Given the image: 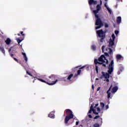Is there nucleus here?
<instances>
[{
  "label": "nucleus",
  "mask_w": 127,
  "mask_h": 127,
  "mask_svg": "<svg viewBox=\"0 0 127 127\" xmlns=\"http://www.w3.org/2000/svg\"><path fill=\"white\" fill-rule=\"evenodd\" d=\"M108 69V73L102 71V75L100 77V78H101L103 81H105L108 83V85H109V82H110V75H111L112 72L114 71V61L112 60L109 64Z\"/></svg>",
  "instance_id": "1"
},
{
  "label": "nucleus",
  "mask_w": 127,
  "mask_h": 127,
  "mask_svg": "<svg viewBox=\"0 0 127 127\" xmlns=\"http://www.w3.org/2000/svg\"><path fill=\"white\" fill-rule=\"evenodd\" d=\"M101 9V6L100 5H97V10H93V13L95 15L96 18V22L95 25H96V27H95V29H99V28H101L102 26H103V22H102V21H101V19H100V16L99 15H97V13L99 12V10Z\"/></svg>",
  "instance_id": "2"
},
{
  "label": "nucleus",
  "mask_w": 127,
  "mask_h": 127,
  "mask_svg": "<svg viewBox=\"0 0 127 127\" xmlns=\"http://www.w3.org/2000/svg\"><path fill=\"white\" fill-rule=\"evenodd\" d=\"M94 63L96 65L97 64H99V65H102L103 67L106 68V67H107V65H108V63H109V62L108 61V60L106 59L105 56L102 55L98 59V60H94Z\"/></svg>",
  "instance_id": "3"
},
{
  "label": "nucleus",
  "mask_w": 127,
  "mask_h": 127,
  "mask_svg": "<svg viewBox=\"0 0 127 127\" xmlns=\"http://www.w3.org/2000/svg\"><path fill=\"white\" fill-rule=\"evenodd\" d=\"M99 106V104H93L90 107V110L88 112V115L89 118L90 119L92 118V115H90L92 112H93V114H95V115H98L100 112H101V109L100 108H97Z\"/></svg>",
  "instance_id": "4"
},
{
  "label": "nucleus",
  "mask_w": 127,
  "mask_h": 127,
  "mask_svg": "<svg viewBox=\"0 0 127 127\" xmlns=\"http://www.w3.org/2000/svg\"><path fill=\"white\" fill-rule=\"evenodd\" d=\"M65 114L68 115L66 116L64 119V123L65 124H68L69 120L74 118V115H73V112H72V111L69 109L65 110Z\"/></svg>",
  "instance_id": "5"
},
{
  "label": "nucleus",
  "mask_w": 127,
  "mask_h": 127,
  "mask_svg": "<svg viewBox=\"0 0 127 127\" xmlns=\"http://www.w3.org/2000/svg\"><path fill=\"white\" fill-rule=\"evenodd\" d=\"M115 38L116 37H115V34H112L111 38L110 39L109 45V47H110L111 48H115V44L114 42L115 41Z\"/></svg>",
  "instance_id": "6"
},
{
  "label": "nucleus",
  "mask_w": 127,
  "mask_h": 127,
  "mask_svg": "<svg viewBox=\"0 0 127 127\" xmlns=\"http://www.w3.org/2000/svg\"><path fill=\"white\" fill-rule=\"evenodd\" d=\"M96 33L98 34L99 37L101 38L100 42H103L104 38H105V34L102 30H98L96 31Z\"/></svg>",
  "instance_id": "7"
},
{
  "label": "nucleus",
  "mask_w": 127,
  "mask_h": 127,
  "mask_svg": "<svg viewBox=\"0 0 127 127\" xmlns=\"http://www.w3.org/2000/svg\"><path fill=\"white\" fill-rule=\"evenodd\" d=\"M111 89H112V85L110 87L108 91L107 92V94L108 95V99H110V98H111V97H113V94H112V93H111Z\"/></svg>",
  "instance_id": "8"
},
{
  "label": "nucleus",
  "mask_w": 127,
  "mask_h": 127,
  "mask_svg": "<svg viewBox=\"0 0 127 127\" xmlns=\"http://www.w3.org/2000/svg\"><path fill=\"white\" fill-rule=\"evenodd\" d=\"M118 88L117 86L113 87L111 91L112 94H115L116 93V92H117L118 91Z\"/></svg>",
  "instance_id": "9"
},
{
  "label": "nucleus",
  "mask_w": 127,
  "mask_h": 127,
  "mask_svg": "<svg viewBox=\"0 0 127 127\" xmlns=\"http://www.w3.org/2000/svg\"><path fill=\"white\" fill-rule=\"evenodd\" d=\"M88 2L90 5H92V4H97V1H94V0H89Z\"/></svg>",
  "instance_id": "10"
},
{
  "label": "nucleus",
  "mask_w": 127,
  "mask_h": 127,
  "mask_svg": "<svg viewBox=\"0 0 127 127\" xmlns=\"http://www.w3.org/2000/svg\"><path fill=\"white\" fill-rule=\"evenodd\" d=\"M49 78L50 79H51V80H55V79H57V75L52 74L50 76H49Z\"/></svg>",
  "instance_id": "11"
},
{
  "label": "nucleus",
  "mask_w": 127,
  "mask_h": 127,
  "mask_svg": "<svg viewBox=\"0 0 127 127\" xmlns=\"http://www.w3.org/2000/svg\"><path fill=\"white\" fill-rule=\"evenodd\" d=\"M49 118H51V119H54L55 118V115H54V112H52L51 113L49 114Z\"/></svg>",
  "instance_id": "12"
},
{
  "label": "nucleus",
  "mask_w": 127,
  "mask_h": 127,
  "mask_svg": "<svg viewBox=\"0 0 127 127\" xmlns=\"http://www.w3.org/2000/svg\"><path fill=\"white\" fill-rule=\"evenodd\" d=\"M105 7H106L107 10L109 11V12H110V14H112V10L109 7V6H108V5L107 4V3L105 4Z\"/></svg>",
  "instance_id": "13"
},
{
  "label": "nucleus",
  "mask_w": 127,
  "mask_h": 127,
  "mask_svg": "<svg viewBox=\"0 0 127 127\" xmlns=\"http://www.w3.org/2000/svg\"><path fill=\"white\" fill-rule=\"evenodd\" d=\"M57 82H58V79H56V81H53L51 83H47V84H48V85H55V84H56Z\"/></svg>",
  "instance_id": "14"
},
{
  "label": "nucleus",
  "mask_w": 127,
  "mask_h": 127,
  "mask_svg": "<svg viewBox=\"0 0 127 127\" xmlns=\"http://www.w3.org/2000/svg\"><path fill=\"white\" fill-rule=\"evenodd\" d=\"M5 42L7 45H9L11 42V40H10V39L7 38L6 40L5 41Z\"/></svg>",
  "instance_id": "15"
},
{
  "label": "nucleus",
  "mask_w": 127,
  "mask_h": 127,
  "mask_svg": "<svg viewBox=\"0 0 127 127\" xmlns=\"http://www.w3.org/2000/svg\"><path fill=\"white\" fill-rule=\"evenodd\" d=\"M117 22L118 24L121 23L122 22V17L121 16L118 17L117 18Z\"/></svg>",
  "instance_id": "16"
},
{
  "label": "nucleus",
  "mask_w": 127,
  "mask_h": 127,
  "mask_svg": "<svg viewBox=\"0 0 127 127\" xmlns=\"http://www.w3.org/2000/svg\"><path fill=\"white\" fill-rule=\"evenodd\" d=\"M0 51H1V52L3 54H5V52H4V48H3V46L2 45H1L0 46Z\"/></svg>",
  "instance_id": "17"
},
{
  "label": "nucleus",
  "mask_w": 127,
  "mask_h": 127,
  "mask_svg": "<svg viewBox=\"0 0 127 127\" xmlns=\"http://www.w3.org/2000/svg\"><path fill=\"white\" fill-rule=\"evenodd\" d=\"M100 107L101 108V111L104 110V109H105V104H104L102 102L100 103Z\"/></svg>",
  "instance_id": "18"
},
{
  "label": "nucleus",
  "mask_w": 127,
  "mask_h": 127,
  "mask_svg": "<svg viewBox=\"0 0 127 127\" xmlns=\"http://www.w3.org/2000/svg\"><path fill=\"white\" fill-rule=\"evenodd\" d=\"M22 55H23L24 58V60H25L26 62H27V57H26V54L24 53H22Z\"/></svg>",
  "instance_id": "19"
},
{
  "label": "nucleus",
  "mask_w": 127,
  "mask_h": 127,
  "mask_svg": "<svg viewBox=\"0 0 127 127\" xmlns=\"http://www.w3.org/2000/svg\"><path fill=\"white\" fill-rule=\"evenodd\" d=\"M72 77H73V74H70L67 78V80H68V81H71Z\"/></svg>",
  "instance_id": "20"
},
{
  "label": "nucleus",
  "mask_w": 127,
  "mask_h": 127,
  "mask_svg": "<svg viewBox=\"0 0 127 127\" xmlns=\"http://www.w3.org/2000/svg\"><path fill=\"white\" fill-rule=\"evenodd\" d=\"M123 57H122V56H121V55H117L116 56V58L117 59H118V60H120L121 59H122Z\"/></svg>",
  "instance_id": "21"
},
{
  "label": "nucleus",
  "mask_w": 127,
  "mask_h": 127,
  "mask_svg": "<svg viewBox=\"0 0 127 127\" xmlns=\"http://www.w3.org/2000/svg\"><path fill=\"white\" fill-rule=\"evenodd\" d=\"M91 49H92L94 51H95V50H96V46L92 45L91 46Z\"/></svg>",
  "instance_id": "22"
},
{
  "label": "nucleus",
  "mask_w": 127,
  "mask_h": 127,
  "mask_svg": "<svg viewBox=\"0 0 127 127\" xmlns=\"http://www.w3.org/2000/svg\"><path fill=\"white\" fill-rule=\"evenodd\" d=\"M22 40H23V39L22 40L19 39V38L17 39V41L19 44L21 42V41H22Z\"/></svg>",
  "instance_id": "23"
},
{
  "label": "nucleus",
  "mask_w": 127,
  "mask_h": 127,
  "mask_svg": "<svg viewBox=\"0 0 127 127\" xmlns=\"http://www.w3.org/2000/svg\"><path fill=\"white\" fill-rule=\"evenodd\" d=\"M94 127H100V125L98 123H96L94 125Z\"/></svg>",
  "instance_id": "24"
},
{
  "label": "nucleus",
  "mask_w": 127,
  "mask_h": 127,
  "mask_svg": "<svg viewBox=\"0 0 127 127\" xmlns=\"http://www.w3.org/2000/svg\"><path fill=\"white\" fill-rule=\"evenodd\" d=\"M38 80H39V81H41V82H43V83H46V81L43 79L38 78Z\"/></svg>",
  "instance_id": "25"
},
{
  "label": "nucleus",
  "mask_w": 127,
  "mask_h": 127,
  "mask_svg": "<svg viewBox=\"0 0 127 127\" xmlns=\"http://www.w3.org/2000/svg\"><path fill=\"white\" fill-rule=\"evenodd\" d=\"M13 49H13V48L11 47L9 50V52L10 53L11 51H12V52H13Z\"/></svg>",
  "instance_id": "26"
},
{
  "label": "nucleus",
  "mask_w": 127,
  "mask_h": 127,
  "mask_svg": "<svg viewBox=\"0 0 127 127\" xmlns=\"http://www.w3.org/2000/svg\"><path fill=\"white\" fill-rule=\"evenodd\" d=\"M59 81H64L65 82L66 80H65V77L63 78L62 79H59Z\"/></svg>",
  "instance_id": "27"
},
{
  "label": "nucleus",
  "mask_w": 127,
  "mask_h": 127,
  "mask_svg": "<svg viewBox=\"0 0 127 127\" xmlns=\"http://www.w3.org/2000/svg\"><path fill=\"white\" fill-rule=\"evenodd\" d=\"M81 74V70H78L77 71V75H80Z\"/></svg>",
  "instance_id": "28"
},
{
  "label": "nucleus",
  "mask_w": 127,
  "mask_h": 127,
  "mask_svg": "<svg viewBox=\"0 0 127 127\" xmlns=\"http://www.w3.org/2000/svg\"><path fill=\"white\" fill-rule=\"evenodd\" d=\"M99 118H100V116H96L94 118V120H97V119H99Z\"/></svg>",
  "instance_id": "29"
},
{
  "label": "nucleus",
  "mask_w": 127,
  "mask_h": 127,
  "mask_svg": "<svg viewBox=\"0 0 127 127\" xmlns=\"http://www.w3.org/2000/svg\"><path fill=\"white\" fill-rule=\"evenodd\" d=\"M104 49H105V46H102V52H104Z\"/></svg>",
  "instance_id": "30"
},
{
  "label": "nucleus",
  "mask_w": 127,
  "mask_h": 127,
  "mask_svg": "<svg viewBox=\"0 0 127 127\" xmlns=\"http://www.w3.org/2000/svg\"><path fill=\"white\" fill-rule=\"evenodd\" d=\"M115 34H116V35H118V34L119 33V31H115Z\"/></svg>",
  "instance_id": "31"
},
{
  "label": "nucleus",
  "mask_w": 127,
  "mask_h": 127,
  "mask_svg": "<svg viewBox=\"0 0 127 127\" xmlns=\"http://www.w3.org/2000/svg\"><path fill=\"white\" fill-rule=\"evenodd\" d=\"M96 72L98 73V66L97 65H96Z\"/></svg>",
  "instance_id": "32"
},
{
  "label": "nucleus",
  "mask_w": 127,
  "mask_h": 127,
  "mask_svg": "<svg viewBox=\"0 0 127 127\" xmlns=\"http://www.w3.org/2000/svg\"><path fill=\"white\" fill-rule=\"evenodd\" d=\"M86 67V65H84L82 67L79 68V69H84V68H85Z\"/></svg>",
  "instance_id": "33"
},
{
  "label": "nucleus",
  "mask_w": 127,
  "mask_h": 127,
  "mask_svg": "<svg viewBox=\"0 0 127 127\" xmlns=\"http://www.w3.org/2000/svg\"><path fill=\"white\" fill-rule=\"evenodd\" d=\"M27 74H28V75H29V76H32V75H31L30 73L28 72V71H27Z\"/></svg>",
  "instance_id": "34"
},
{
  "label": "nucleus",
  "mask_w": 127,
  "mask_h": 127,
  "mask_svg": "<svg viewBox=\"0 0 127 127\" xmlns=\"http://www.w3.org/2000/svg\"><path fill=\"white\" fill-rule=\"evenodd\" d=\"M108 50H109V53H112V49L109 48V49H108Z\"/></svg>",
  "instance_id": "35"
},
{
  "label": "nucleus",
  "mask_w": 127,
  "mask_h": 127,
  "mask_svg": "<svg viewBox=\"0 0 127 127\" xmlns=\"http://www.w3.org/2000/svg\"><path fill=\"white\" fill-rule=\"evenodd\" d=\"M13 59H14V60H15V61H16V62H18V60H17L16 58H14Z\"/></svg>",
  "instance_id": "36"
},
{
  "label": "nucleus",
  "mask_w": 127,
  "mask_h": 127,
  "mask_svg": "<svg viewBox=\"0 0 127 127\" xmlns=\"http://www.w3.org/2000/svg\"><path fill=\"white\" fill-rule=\"evenodd\" d=\"M106 110H108V109H109V105H108L106 106Z\"/></svg>",
  "instance_id": "37"
},
{
  "label": "nucleus",
  "mask_w": 127,
  "mask_h": 127,
  "mask_svg": "<svg viewBox=\"0 0 127 127\" xmlns=\"http://www.w3.org/2000/svg\"><path fill=\"white\" fill-rule=\"evenodd\" d=\"M21 34L23 36H24V34H23V32H21Z\"/></svg>",
  "instance_id": "38"
},
{
  "label": "nucleus",
  "mask_w": 127,
  "mask_h": 127,
  "mask_svg": "<svg viewBox=\"0 0 127 127\" xmlns=\"http://www.w3.org/2000/svg\"><path fill=\"white\" fill-rule=\"evenodd\" d=\"M79 125V122H76V125L78 126Z\"/></svg>",
  "instance_id": "39"
},
{
  "label": "nucleus",
  "mask_w": 127,
  "mask_h": 127,
  "mask_svg": "<svg viewBox=\"0 0 127 127\" xmlns=\"http://www.w3.org/2000/svg\"><path fill=\"white\" fill-rule=\"evenodd\" d=\"M108 24H105V27H108Z\"/></svg>",
  "instance_id": "40"
},
{
  "label": "nucleus",
  "mask_w": 127,
  "mask_h": 127,
  "mask_svg": "<svg viewBox=\"0 0 127 127\" xmlns=\"http://www.w3.org/2000/svg\"><path fill=\"white\" fill-rule=\"evenodd\" d=\"M100 89H101V87H98L97 88V91H100Z\"/></svg>",
  "instance_id": "41"
},
{
  "label": "nucleus",
  "mask_w": 127,
  "mask_h": 127,
  "mask_svg": "<svg viewBox=\"0 0 127 127\" xmlns=\"http://www.w3.org/2000/svg\"><path fill=\"white\" fill-rule=\"evenodd\" d=\"M10 56H11V57H12V56H13V55L12 54H10Z\"/></svg>",
  "instance_id": "42"
},
{
  "label": "nucleus",
  "mask_w": 127,
  "mask_h": 127,
  "mask_svg": "<svg viewBox=\"0 0 127 127\" xmlns=\"http://www.w3.org/2000/svg\"><path fill=\"white\" fill-rule=\"evenodd\" d=\"M103 3V1L102 0H100V4H102Z\"/></svg>",
  "instance_id": "43"
},
{
  "label": "nucleus",
  "mask_w": 127,
  "mask_h": 127,
  "mask_svg": "<svg viewBox=\"0 0 127 127\" xmlns=\"http://www.w3.org/2000/svg\"><path fill=\"white\" fill-rule=\"evenodd\" d=\"M92 89L94 90V85H92Z\"/></svg>",
  "instance_id": "44"
},
{
  "label": "nucleus",
  "mask_w": 127,
  "mask_h": 127,
  "mask_svg": "<svg viewBox=\"0 0 127 127\" xmlns=\"http://www.w3.org/2000/svg\"><path fill=\"white\" fill-rule=\"evenodd\" d=\"M96 81H98L99 80V78H96Z\"/></svg>",
  "instance_id": "45"
},
{
  "label": "nucleus",
  "mask_w": 127,
  "mask_h": 127,
  "mask_svg": "<svg viewBox=\"0 0 127 127\" xmlns=\"http://www.w3.org/2000/svg\"><path fill=\"white\" fill-rule=\"evenodd\" d=\"M18 36H20V34H18Z\"/></svg>",
  "instance_id": "46"
},
{
  "label": "nucleus",
  "mask_w": 127,
  "mask_h": 127,
  "mask_svg": "<svg viewBox=\"0 0 127 127\" xmlns=\"http://www.w3.org/2000/svg\"><path fill=\"white\" fill-rule=\"evenodd\" d=\"M75 68H79V66H77V67H75Z\"/></svg>",
  "instance_id": "47"
},
{
  "label": "nucleus",
  "mask_w": 127,
  "mask_h": 127,
  "mask_svg": "<svg viewBox=\"0 0 127 127\" xmlns=\"http://www.w3.org/2000/svg\"><path fill=\"white\" fill-rule=\"evenodd\" d=\"M91 8H92V6H90Z\"/></svg>",
  "instance_id": "48"
},
{
  "label": "nucleus",
  "mask_w": 127,
  "mask_h": 127,
  "mask_svg": "<svg viewBox=\"0 0 127 127\" xmlns=\"http://www.w3.org/2000/svg\"><path fill=\"white\" fill-rule=\"evenodd\" d=\"M118 75L120 74V73L119 72H118Z\"/></svg>",
  "instance_id": "49"
},
{
  "label": "nucleus",
  "mask_w": 127,
  "mask_h": 127,
  "mask_svg": "<svg viewBox=\"0 0 127 127\" xmlns=\"http://www.w3.org/2000/svg\"><path fill=\"white\" fill-rule=\"evenodd\" d=\"M106 1H107V0H105Z\"/></svg>",
  "instance_id": "50"
}]
</instances>
